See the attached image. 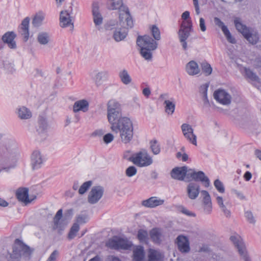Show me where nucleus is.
I'll use <instances>...</instances> for the list:
<instances>
[{"mask_svg":"<svg viewBox=\"0 0 261 261\" xmlns=\"http://www.w3.org/2000/svg\"><path fill=\"white\" fill-rule=\"evenodd\" d=\"M38 127L36 130L46 132L48 125L45 117L43 116H39L38 121Z\"/></svg>","mask_w":261,"mask_h":261,"instance_id":"obj_38","label":"nucleus"},{"mask_svg":"<svg viewBox=\"0 0 261 261\" xmlns=\"http://www.w3.org/2000/svg\"><path fill=\"white\" fill-rule=\"evenodd\" d=\"M119 21L116 20H110L108 21L105 25V29L107 30H112L113 29H116L119 28Z\"/></svg>","mask_w":261,"mask_h":261,"instance_id":"obj_44","label":"nucleus"},{"mask_svg":"<svg viewBox=\"0 0 261 261\" xmlns=\"http://www.w3.org/2000/svg\"><path fill=\"white\" fill-rule=\"evenodd\" d=\"M245 217L249 223L253 224L255 223L256 221L255 218L251 211L245 212Z\"/></svg>","mask_w":261,"mask_h":261,"instance_id":"obj_58","label":"nucleus"},{"mask_svg":"<svg viewBox=\"0 0 261 261\" xmlns=\"http://www.w3.org/2000/svg\"><path fill=\"white\" fill-rule=\"evenodd\" d=\"M190 18V12L185 11L181 15V18L184 20L180 25L178 32V37L182 49L187 50L188 44L187 40L189 37L191 32L193 31L192 21L188 19Z\"/></svg>","mask_w":261,"mask_h":261,"instance_id":"obj_3","label":"nucleus"},{"mask_svg":"<svg viewBox=\"0 0 261 261\" xmlns=\"http://www.w3.org/2000/svg\"><path fill=\"white\" fill-rule=\"evenodd\" d=\"M104 188L100 186L92 187L88 196V201L90 204L96 203L102 197Z\"/></svg>","mask_w":261,"mask_h":261,"instance_id":"obj_12","label":"nucleus"},{"mask_svg":"<svg viewBox=\"0 0 261 261\" xmlns=\"http://www.w3.org/2000/svg\"><path fill=\"white\" fill-rule=\"evenodd\" d=\"M121 112L120 105L115 100H111L108 103L107 112Z\"/></svg>","mask_w":261,"mask_h":261,"instance_id":"obj_34","label":"nucleus"},{"mask_svg":"<svg viewBox=\"0 0 261 261\" xmlns=\"http://www.w3.org/2000/svg\"><path fill=\"white\" fill-rule=\"evenodd\" d=\"M186 136H184L185 138L191 143L196 146L197 145V137L194 134V132H192V133H187Z\"/></svg>","mask_w":261,"mask_h":261,"instance_id":"obj_51","label":"nucleus"},{"mask_svg":"<svg viewBox=\"0 0 261 261\" xmlns=\"http://www.w3.org/2000/svg\"><path fill=\"white\" fill-rule=\"evenodd\" d=\"M234 23L237 30L243 35L250 43L252 44L257 43L259 40V37L257 33H252L248 28L242 23L240 18H236Z\"/></svg>","mask_w":261,"mask_h":261,"instance_id":"obj_4","label":"nucleus"},{"mask_svg":"<svg viewBox=\"0 0 261 261\" xmlns=\"http://www.w3.org/2000/svg\"><path fill=\"white\" fill-rule=\"evenodd\" d=\"M103 139L106 144H108L113 140L114 136L112 134L108 133L103 136Z\"/></svg>","mask_w":261,"mask_h":261,"instance_id":"obj_63","label":"nucleus"},{"mask_svg":"<svg viewBox=\"0 0 261 261\" xmlns=\"http://www.w3.org/2000/svg\"><path fill=\"white\" fill-rule=\"evenodd\" d=\"M36 132L35 140L37 142H42L46 139L48 136L47 132L36 130Z\"/></svg>","mask_w":261,"mask_h":261,"instance_id":"obj_47","label":"nucleus"},{"mask_svg":"<svg viewBox=\"0 0 261 261\" xmlns=\"http://www.w3.org/2000/svg\"><path fill=\"white\" fill-rule=\"evenodd\" d=\"M189 169L187 166L181 167H175L173 168L171 172V176L172 178L179 180H185L189 182L188 173Z\"/></svg>","mask_w":261,"mask_h":261,"instance_id":"obj_14","label":"nucleus"},{"mask_svg":"<svg viewBox=\"0 0 261 261\" xmlns=\"http://www.w3.org/2000/svg\"><path fill=\"white\" fill-rule=\"evenodd\" d=\"M203 212L204 214L210 215L212 212V203L202 204Z\"/></svg>","mask_w":261,"mask_h":261,"instance_id":"obj_61","label":"nucleus"},{"mask_svg":"<svg viewBox=\"0 0 261 261\" xmlns=\"http://www.w3.org/2000/svg\"><path fill=\"white\" fill-rule=\"evenodd\" d=\"M90 75L96 86L99 87L102 85L103 81L107 80L109 73V71L106 70L95 69L90 73Z\"/></svg>","mask_w":261,"mask_h":261,"instance_id":"obj_11","label":"nucleus"},{"mask_svg":"<svg viewBox=\"0 0 261 261\" xmlns=\"http://www.w3.org/2000/svg\"><path fill=\"white\" fill-rule=\"evenodd\" d=\"M34 200L41 197L42 195V187L41 185H37L34 187Z\"/></svg>","mask_w":261,"mask_h":261,"instance_id":"obj_52","label":"nucleus"},{"mask_svg":"<svg viewBox=\"0 0 261 261\" xmlns=\"http://www.w3.org/2000/svg\"><path fill=\"white\" fill-rule=\"evenodd\" d=\"M15 196L19 201L23 202L25 205L31 202L32 199L29 197V190L27 188L20 187L17 189L15 192Z\"/></svg>","mask_w":261,"mask_h":261,"instance_id":"obj_19","label":"nucleus"},{"mask_svg":"<svg viewBox=\"0 0 261 261\" xmlns=\"http://www.w3.org/2000/svg\"><path fill=\"white\" fill-rule=\"evenodd\" d=\"M137 171L135 167L133 166H129L125 170L126 175L128 177H132L136 174Z\"/></svg>","mask_w":261,"mask_h":261,"instance_id":"obj_59","label":"nucleus"},{"mask_svg":"<svg viewBox=\"0 0 261 261\" xmlns=\"http://www.w3.org/2000/svg\"><path fill=\"white\" fill-rule=\"evenodd\" d=\"M3 67L8 72H12L14 69L13 68V64L9 60H6L3 62Z\"/></svg>","mask_w":261,"mask_h":261,"instance_id":"obj_56","label":"nucleus"},{"mask_svg":"<svg viewBox=\"0 0 261 261\" xmlns=\"http://www.w3.org/2000/svg\"><path fill=\"white\" fill-rule=\"evenodd\" d=\"M225 36L227 41L231 43H236V41L235 39L231 36L229 31L227 29L224 32H223Z\"/></svg>","mask_w":261,"mask_h":261,"instance_id":"obj_60","label":"nucleus"},{"mask_svg":"<svg viewBox=\"0 0 261 261\" xmlns=\"http://www.w3.org/2000/svg\"><path fill=\"white\" fill-rule=\"evenodd\" d=\"M134 261H143L144 258V252L143 247L138 246L133 251Z\"/></svg>","mask_w":261,"mask_h":261,"instance_id":"obj_32","label":"nucleus"},{"mask_svg":"<svg viewBox=\"0 0 261 261\" xmlns=\"http://www.w3.org/2000/svg\"><path fill=\"white\" fill-rule=\"evenodd\" d=\"M214 185L218 190L221 193H223L225 192V188L223 183L218 179L215 180Z\"/></svg>","mask_w":261,"mask_h":261,"instance_id":"obj_55","label":"nucleus"},{"mask_svg":"<svg viewBox=\"0 0 261 261\" xmlns=\"http://www.w3.org/2000/svg\"><path fill=\"white\" fill-rule=\"evenodd\" d=\"M119 15V25L121 27L125 29L132 28L133 25V21L127 7L122 8Z\"/></svg>","mask_w":261,"mask_h":261,"instance_id":"obj_7","label":"nucleus"},{"mask_svg":"<svg viewBox=\"0 0 261 261\" xmlns=\"http://www.w3.org/2000/svg\"><path fill=\"white\" fill-rule=\"evenodd\" d=\"M203 73L206 75H210L212 72V68L210 64L207 62H203L201 64Z\"/></svg>","mask_w":261,"mask_h":261,"instance_id":"obj_45","label":"nucleus"},{"mask_svg":"<svg viewBox=\"0 0 261 261\" xmlns=\"http://www.w3.org/2000/svg\"><path fill=\"white\" fill-rule=\"evenodd\" d=\"M151 240L156 244H160L164 239L163 230L159 228H153L149 231Z\"/></svg>","mask_w":261,"mask_h":261,"instance_id":"obj_21","label":"nucleus"},{"mask_svg":"<svg viewBox=\"0 0 261 261\" xmlns=\"http://www.w3.org/2000/svg\"><path fill=\"white\" fill-rule=\"evenodd\" d=\"M186 71L190 75H195L200 72L198 64L194 61H190L186 65Z\"/></svg>","mask_w":261,"mask_h":261,"instance_id":"obj_28","label":"nucleus"},{"mask_svg":"<svg viewBox=\"0 0 261 261\" xmlns=\"http://www.w3.org/2000/svg\"><path fill=\"white\" fill-rule=\"evenodd\" d=\"M80 230L79 224L77 223H74L71 227L70 231L68 234V238L69 240H72L76 236L77 232Z\"/></svg>","mask_w":261,"mask_h":261,"instance_id":"obj_42","label":"nucleus"},{"mask_svg":"<svg viewBox=\"0 0 261 261\" xmlns=\"http://www.w3.org/2000/svg\"><path fill=\"white\" fill-rule=\"evenodd\" d=\"M118 75L123 84L128 85L132 82V79L126 69H124L120 71Z\"/></svg>","mask_w":261,"mask_h":261,"instance_id":"obj_36","label":"nucleus"},{"mask_svg":"<svg viewBox=\"0 0 261 261\" xmlns=\"http://www.w3.org/2000/svg\"><path fill=\"white\" fill-rule=\"evenodd\" d=\"M137 44L140 48H146L155 50L158 47V43L149 35L139 36L137 39Z\"/></svg>","mask_w":261,"mask_h":261,"instance_id":"obj_9","label":"nucleus"},{"mask_svg":"<svg viewBox=\"0 0 261 261\" xmlns=\"http://www.w3.org/2000/svg\"><path fill=\"white\" fill-rule=\"evenodd\" d=\"M18 117L21 119H29L32 117L31 112L26 107H22L18 109Z\"/></svg>","mask_w":261,"mask_h":261,"instance_id":"obj_35","label":"nucleus"},{"mask_svg":"<svg viewBox=\"0 0 261 261\" xmlns=\"http://www.w3.org/2000/svg\"><path fill=\"white\" fill-rule=\"evenodd\" d=\"M208 87V84H205L201 85L200 87V93L202 94L203 96H207V89Z\"/></svg>","mask_w":261,"mask_h":261,"instance_id":"obj_62","label":"nucleus"},{"mask_svg":"<svg viewBox=\"0 0 261 261\" xmlns=\"http://www.w3.org/2000/svg\"><path fill=\"white\" fill-rule=\"evenodd\" d=\"M189 182L191 180L201 182L205 188H208L210 185V181L203 171H195L194 170L189 169L188 173Z\"/></svg>","mask_w":261,"mask_h":261,"instance_id":"obj_8","label":"nucleus"},{"mask_svg":"<svg viewBox=\"0 0 261 261\" xmlns=\"http://www.w3.org/2000/svg\"><path fill=\"white\" fill-rule=\"evenodd\" d=\"M89 102L86 99H82L75 101L73 106V111L77 113L80 111L86 112L88 110Z\"/></svg>","mask_w":261,"mask_h":261,"instance_id":"obj_25","label":"nucleus"},{"mask_svg":"<svg viewBox=\"0 0 261 261\" xmlns=\"http://www.w3.org/2000/svg\"><path fill=\"white\" fill-rule=\"evenodd\" d=\"M45 18V13L42 10H38L34 15V27L41 26Z\"/></svg>","mask_w":261,"mask_h":261,"instance_id":"obj_30","label":"nucleus"},{"mask_svg":"<svg viewBox=\"0 0 261 261\" xmlns=\"http://www.w3.org/2000/svg\"><path fill=\"white\" fill-rule=\"evenodd\" d=\"M31 249L18 239H15L12 246V252L8 253L6 255L8 261H20L29 260L31 258Z\"/></svg>","mask_w":261,"mask_h":261,"instance_id":"obj_2","label":"nucleus"},{"mask_svg":"<svg viewBox=\"0 0 261 261\" xmlns=\"http://www.w3.org/2000/svg\"><path fill=\"white\" fill-rule=\"evenodd\" d=\"M181 129L184 136H186L187 133H192V132H194L193 128L192 126L187 123H184L181 126Z\"/></svg>","mask_w":261,"mask_h":261,"instance_id":"obj_54","label":"nucleus"},{"mask_svg":"<svg viewBox=\"0 0 261 261\" xmlns=\"http://www.w3.org/2000/svg\"><path fill=\"white\" fill-rule=\"evenodd\" d=\"M214 97L220 103L223 105H228L231 103V96L225 90L219 89L214 93Z\"/></svg>","mask_w":261,"mask_h":261,"instance_id":"obj_13","label":"nucleus"},{"mask_svg":"<svg viewBox=\"0 0 261 261\" xmlns=\"http://www.w3.org/2000/svg\"><path fill=\"white\" fill-rule=\"evenodd\" d=\"M151 32L154 40H160L161 39V33L159 29L155 25H153L151 28Z\"/></svg>","mask_w":261,"mask_h":261,"instance_id":"obj_48","label":"nucleus"},{"mask_svg":"<svg viewBox=\"0 0 261 261\" xmlns=\"http://www.w3.org/2000/svg\"><path fill=\"white\" fill-rule=\"evenodd\" d=\"M76 222L79 224L86 223L88 221V215L86 213H81L76 216Z\"/></svg>","mask_w":261,"mask_h":261,"instance_id":"obj_49","label":"nucleus"},{"mask_svg":"<svg viewBox=\"0 0 261 261\" xmlns=\"http://www.w3.org/2000/svg\"><path fill=\"white\" fill-rule=\"evenodd\" d=\"M92 13L94 24L95 27L99 30V27L102 24L103 22V17L100 13L98 3H93Z\"/></svg>","mask_w":261,"mask_h":261,"instance_id":"obj_18","label":"nucleus"},{"mask_svg":"<svg viewBox=\"0 0 261 261\" xmlns=\"http://www.w3.org/2000/svg\"><path fill=\"white\" fill-rule=\"evenodd\" d=\"M127 29L120 27L116 29L113 32V38L116 42L123 40L127 35Z\"/></svg>","mask_w":261,"mask_h":261,"instance_id":"obj_27","label":"nucleus"},{"mask_svg":"<svg viewBox=\"0 0 261 261\" xmlns=\"http://www.w3.org/2000/svg\"><path fill=\"white\" fill-rule=\"evenodd\" d=\"M153 50L144 47L140 48V54L145 60L150 61L152 59V51Z\"/></svg>","mask_w":261,"mask_h":261,"instance_id":"obj_39","label":"nucleus"},{"mask_svg":"<svg viewBox=\"0 0 261 261\" xmlns=\"http://www.w3.org/2000/svg\"><path fill=\"white\" fill-rule=\"evenodd\" d=\"M214 21L215 24L219 28H221L223 32L228 29L227 27L224 24L223 22H222L219 18L216 17H215Z\"/></svg>","mask_w":261,"mask_h":261,"instance_id":"obj_57","label":"nucleus"},{"mask_svg":"<svg viewBox=\"0 0 261 261\" xmlns=\"http://www.w3.org/2000/svg\"><path fill=\"white\" fill-rule=\"evenodd\" d=\"M16 37V34L14 32L9 31L2 36V39L10 48L15 49L17 48L16 42L15 41Z\"/></svg>","mask_w":261,"mask_h":261,"instance_id":"obj_17","label":"nucleus"},{"mask_svg":"<svg viewBox=\"0 0 261 261\" xmlns=\"http://www.w3.org/2000/svg\"><path fill=\"white\" fill-rule=\"evenodd\" d=\"M107 246L111 249L115 250H129L132 244L126 239L116 237L110 240L107 243Z\"/></svg>","mask_w":261,"mask_h":261,"instance_id":"obj_6","label":"nucleus"},{"mask_svg":"<svg viewBox=\"0 0 261 261\" xmlns=\"http://www.w3.org/2000/svg\"><path fill=\"white\" fill-rule=\"evenodd\" d=\"M111 130L116 133H119L120 138L124 144H128L133 139L134 126L132 120L124 117L118 122V124L111 126Z\"/></svg>","mask_w":261,"mask_h":261,"instance_id":"obj_1","label":"nucleus"},{"mask_svg":"<svg viewBox=\"0 0 261 261\" xmlns=\"http://www.w3.org/2000/svg\"><path fill=\"white\" fill-rule=\"evenodd\" d=\"M29 23L30 18L27 17L23 19L18 28V34L24 42H27L29 38Z\"/></svg>","mask_w":261,"mask_h":261,"instance_id":"obj_16","label":"nucleus"},{"mask_svg":"<svg viewBox=\"0 0 261 261\" xmlns=\"http://www.w3.org/2000/svg\"><path fill=\"white\" fill-rule=\"evenodd\" d=\"M165 111L168 114H172L175 110V105L169 100H166L164 102Z\"/></svg>","mask_w":261,"mask_h":261,"instance_id":"obj_40","label":"nucleus"},{"mask_svg":"<svg viewBox=\"0 0 261 261\" xmlns=\"http://www.w3.org/2000/svg\"><path fill=\"white\" fill-rule=\"evenodd\" d=\"M59 255V252L57 250H54L50 255L47 261H56L57 256Z\"/></svg>","mask_w":261,"mask_h":261,"instance_id":"obj_64","label":"nucleus"},{"mask_svg":"<svg viewBox=\"0 0 261 261\" xmlns=\"http://www.w3.org/2000/svg\"><path fill=\"white\" fill-rule=\"evenodd\" d=\"M121 112H118V114L116 111L108 112L107 117L108 121L111 124V126H113L115 124L117 125L118 124L119 120L122 119L123 117H121Z\"/></svg>","mask_w":261,"mask_h":261,"instance_id":"obj_29","label":"nucleus"},{"mask_svg":"<svg viewBox=\"0 0 261 261\" xmlns=\"http://www.w3.org/2000/svg\"><path fill=\"white\" fill-rule=\"evenodd\" d=\"M163 255L155 250L150 249L148 254V261H162Z\"/></svg>","mask_w":261,"mask_h":261,"instance_id":"obj_37","label":"nucleus"},{"mask_svg":"<svg viewBox=\"0 0 261 261\" xmlns=\"http://www.w3.org/2000/svg\"><path fill=\"white\" fill-rule=\"evenodd\" d=\"M108 4L111 10L119 9L120 11L123 10L122 8L126 7L123 5L122 0H108Z\"/></svg>","mask_w":261,"mask_h":261,"instance_id":"obj_33","label":"nucleus"},{"mask_svg":"<svg viewBox=\"0 0 261 261\" xmlns=\"http://www.w3.org/2000/svg\"><path fill=\"white\" fill-rule=\"evenodd\" d=\"M231 241L233 243L235 247L238 249V252L244 261H251L248 255L246 247L242 239L239 236H231L230 238Z\"/></svg>","mask_w":261,"mask_h":261,"instance_id":"obj_10","label":"nucleus"},{"mask_svg":"<svg viewBox=\"0 0 261 261\" xmlns=\"http://www.w3.org/2000/svg\"><path fill=\"white\" fill-rule=\"evenodd\" d=\"M148 233L146 230L139 229L138 231L137 238L142 243H146L148 241Z\"/></svg>","mask_w":261,"mask_h":261,"instance_id":"obj_43","label":"nucleus"},{"mask_svg":"<svg viewBox=\"0 0 261 261\" xmlns=\"http://www.w3.org/2000/svg\"><path fill=\"white\" fill-rule=\"evenodd\" d=\"M178 250L181 253H188L190 250L188 238L182 234L179 235L175 241Z\"/></svg>","mask_w":261,"mask_h":261,"instance_id":"obj_15","label":"nucleus"},{"mask_svg":"<svg viewBox=\"0 0 261 261\" xmlns=\"http://www.w3.org/2000/svg\"><path fill=\"white\" fill-rule=\"evenodd\" d=\"M60 24L62 28L70 27L71 29L73 30V23L69 13L67 11H62L60 12Z\"/></svg>","mask_w":261,"mask_h":261,"instance_id":"obj_20","label":"nucleus"},{"mask_svg":"<svg viewBox=\"0 0 261 261\" xmlns=\"http://www.w3.org/2000/svg\"><path fill=\"white\" fill-rule=\"evenodd\" d=\"M63 215V211L62 209H60L57 212L56 215L53 219V225L52 229L53 230L58 229L59 231L63 230L64 229L65 226L62 220Z\"/></svg>","mask_w":261,"mask_h":261,"instance_id":"obj_23","label":"nucleus"},{"mask_svg":"<svg viewBox=\"0 0 261 261\" xmlns=\"http://www.w3.org/2000/svg\"><path fill=\"white\" fill-rule=\"evenodd\" d=\"M92 182L91 180L85 182L82 184V185L80 187L79 190V193L80 194H84L89 188L92 186Z\"/></svg>","mask_w":261,"mask_h":261,"instance_id":"obj_50","label":"nucleus"},{"mask_svg":"<svg viewBox=\"0 0 261 261\" xmlns=\"http://www.w3.org/2000/svg\"><path fill=\"white\" fill-rule=\"evenodd\" d=\"M150 147L152 153L155 154H158L161 151L160 145L156 140H151L149 142Z\"/></svg>","mask_w":261,"mask_h":261,"instance_id":"obj_41","label":"nucleus"},{"mask_svg":"<svg viewBox=\"0 0 261 261\" xmlns=\"http://www.w3.org/2000/svg\"><path fill=\"white\" fill-rule=\"evenodd\" d=\"M36 39L40 44L46 45L50 41V36L49 33L42 31L38 33Z\"/></svg>","mask_w":261,"mask_h":261,"instance_id":"obj_31","label":"nucleus"},{"mask_svg":"<svg viewBox=\"0 0 261 261\" xmlns=\"http://www.w3.org/2000/svg\"><path fill=\"white\" fill-rule=\"evenodd\" d=\"M244 70L247 78L253 81H257L258 80V76L250 69L244 68Z\"/></svg>","mask_w":261,"mask_h":261,"instance_id":"obj_46","label":"nucleus"},{"mask_svg":"<svg viewBox=\"0 0 261 261\" xmlns=\"http://www.w3.org/2000/svg\"><path fill=\"white\" fill-rule=\"evenodd\" d=\"M187 194L191 199H195L199 195L200 192V186L198 184L195 182H191L187 186Z\"/></svg>","mask_w":261,"mask_h":261,"instance_id":"obj_22","label":"nucleus"},{"mask_svg":"<svg viewBox=\"0 0 261 261\" xmlns=\"http://www.w3.org/2000/svg\"><path fill=\"white\" fill-rule=\"evenodd\" d=\"M200 192L203 197V204L212 203L211 198L208 192L205 190H202Z\"/></svg>","mask_w":261,"mask_h":261,"instance_id":"obj_53","label":"nucleus"},{"mask_svg":"<svg viewBox=\"0 0 261 261\" xmlns=\"http://www.w3.org/2000/svg\"><path fill=\"white\" fill-rule=\"evenodd\" d=\"M45 159L41 152L39 150L34 151V169H38L40 168Z\"/></svg>","mask_w":261,"mask_h":261,"instance_id":"obj_26","label":"nucleus"},{"mask_svg":"<svg viewBox=\"0 0 261 261\" xmlns=\"http://www.w3.org/2000/svg\"><path fill=\"white\" fill-rule=\"evenodd\" d=\"M164 200L156 197H151L142 202V205L149 208H153L162 205Z\"/></svg>","mask_w":261,"mask_h":261,"instance_id":"obj_24","label":"nucleus"},{"mask_svg":"<svg viewBox=\"0 0 261 261\" xmlns=\"http://www.w3.org/2000/svg\"><path fill=\"white\" fill-rule=\"evenodd\" d=\"M128 160L139 167L150 165L153 161L146 150H142L129 157Z\"/></svg>","mask_w":261,"mask_h":261,"instance_id":"obj_5","label":"nucleus"}]
</instances>
